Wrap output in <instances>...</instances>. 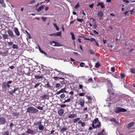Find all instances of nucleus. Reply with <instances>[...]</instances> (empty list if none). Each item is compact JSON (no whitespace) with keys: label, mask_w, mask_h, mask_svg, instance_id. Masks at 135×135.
I'll list each match as a JSON object with an SVG mask.
<instances>
[{"label":"nucleus","mask_w":135,"mask_h":135,"mask_svg":"<svg viewBox=\"0 0 135 135\" xmlns=\"http://www.w3.org/2000/svg\"><path fill=\"white\" fill-rule=\"evenodd\" d=\"M101 126L100 122H99L98 119L97 118L94 119L93 122L92 127L93 128H99Z\"/></svg>","instance_id":"obj_1"},{"label":"nucleus","mask_w":135,"mask_h":135,"mask_svg":"<svg viewBox=\"0 0 135 135\" xmlns=\"http://www.w3.org/2000/svg\"><path fill=\"white\" fill-rule=\"evenodd\" d=\"M27 112L29 113H34L38 112V110L33 107H30L27 109Z\"/></svg>","instance_id":"obj_2"},{"label":"nucleus","mask_w":135,"mask_h":135,"mask_svg":"<svg viewBox=\"0 0 135 135\" xmlns=\"http://www.w3.org/2000/svg\"><path fill=\"white\" fill-rule=\"evenodd\" d=\"M12 82V81L10 80L8 81L7 83L4 82L3 83L2 85V88H9L10 86L9 84H11Z\"/></svg>","instance_id":"obj_3"},{"label":"nucleus","mask_w":135,"mask_h":135,"mask_svg":"<svg viewBox=\"0 0 135 135\" xmlns=\"http://www.w3.org/2000/svg\"><path fill=\"white\" fill-rule=\"evenodd\" d=\"M127 110L123 108H122L120 107H117L115 110V112L116 113H118L121 112H124L126 111Z\"/></svg>","instance_id":"obj_4"},{"label":"nucleus","mask_w":135,"mask_h":135,"mask_svg":"<svg viewBox=\"0 0 135 135\" xmlns=\"http://www.w3.org/2000/svg\"><path fill=\"white\" fill-rule=\"evenodd\" d=\"M84 99L81 98L79 99V101L78 102V104H80L81 107H84Z\"/></svg>","instance_id":"obj_5"},{"label":"nucleus","mask_w":135,"mask_h":135,"mask_svg":"<svg viewBox=\"0 0 135 135\" xmlns=\"http://www.w3.org/2000/svg\"><path fill=\"white\" fill-rule=\"evenodd\" d=\"M66 89L65 87L64 88L62 89L59 91H57L56 93L57 95L59 94H60L62 93H67L68 92L66 91Z\"/></svg>","instance_id":"obj_6"},{"label":"nucleus","mask_w":135,"mask_h":135,"mask_svg":"<svg viewBox=\"0 0 135 135\" xmlns=\"http://www.w3.org/2000/svg\"><path fill=\"white\" fill-rule=\"evenodd\" d=\"M42 73L40 74V76L38 75H35V78L36 79H39L42 78L43 77V74H45L46 73Z\"/></svg>","instance_id":"obj_7"},{"label":"nucleus","mask_w":135,"mask_h":135,"mask_svg":"<svg viewBox=\"0 0 135 135\" xmlns=\"http://www.w3.org/2000/svg\"><path fill=\"white\" fill-rule=\"evenodd\" d=\"M7 32L8 35V36H10L11 37H15V35H14L12 31L11 30H8L7 31Z\"/></svg>","instance_id":"obj_8"},{"label":"nucleus","mask_w":135,"mask_h":135,"mask_svg":"<svg viewBox=\"0 0 135 135\" xmlns=\"http://www.w3.org/2000/svg\"><path fill=\"white\" fill-rule=\"evenodd\" d=\"M57 112L59 115L61 116L64 113V111L63 109H60L58 110Z\"/></svg>","instance_id":"obj_9"},{"label":"nucleus","mask_w":135,"mask_h":135,"mask_svg":"<svg viewBox=\"0 0 135 135\" xmlns=\"http://www.w3.org/2000/svg\"><path fill=\"white\" fill-rule=\"evenodd\" d=\"M77 117L76 114L73 113L70 114L68 115V118L70 119H73L74 118H76Z\"/></svg>","instance_id":"obj_10"},{"label":"nucleus","mask_w":135,"mask_h":135,"mask_svg":"<svg viewBox=\"0 0 135 135\" xmlns=\"http://www.w3.org/2000/svg\"><path fill=\"white\" fill-rule=\"evenodd\" d=\"M26 133L29 134H35V132L32 130H31L30 129H27V131H26Z\"/></svg>","instance_id":"obj_11"},{"label":"nucleus","mask_w":135,"mask_h":135,"mask_svg":"<svg viewBox=\"0 0 135 135\" xmlns=\"http://www.w3.org/2000/svg\"><path fill=\"white\" fill-rule=\"evenodd\" d=\"M6 122L5 119L3 117L0 118V123L1 124H4Z\"/></svg>","instance_id":"obj_12"},{"label":"nucleus","mask_w":135,"mask_h":135,"mask_svg":"<svg viewBox=\"0 0 135 135\" xmlns=\"http://www.w3.org/2000/svg\"><path fill=\"white\" fill-rule=\"evenodd\" d=\"M14 32L16 34L17 36H18L20 35V33L18 30L17 27H15L14 28Z\"/></svg>","instance_id":"obj_13"},{"label":"nucleus","mask_w":135,"mask_h":135,"mask_svg":"<svg viewBox=\"0 0 135 135\" xmlns=\"http://www.w3.org/2000/svg\"><path fill=\"white\" fill-rule=\"evenodd\" d=\"M41 121H38L34 123L33 125L35 126H39L41 124Z\"/></svg>","instance_id":"obj_14"},{"label":"nucleus","mask_w":135,"mask_h":135,"mask_svg":"<svg viewBox=\"0 0 135 135\" xmlns=\"http://www.w3.org/2000/svg\"><path fill=\"white\" fill-rule=\"evenodd\" d=\"M84 40H87L90 41L91 42L94 41V42L95 41V39L94 38H91L90 39L85 38L84 39Z\"/></svg>","instance_id":"obj_15"},{"label":"nucleus","mask_w":135,"mask_h":135,"mask_svg":"<svg viewBox=\"0 0 135 135\" xmlns=\"http://www.w3.org/2000/svg\"><path fill=\"white\" fill-rule=\"evenodd\" d=\"M38 129L40 131H42L44 129V127L42 125V124L40 125L38 127Z\"/></svg>","instance_id":"obj_16"},{"label":"nucleus","mask_w":135,"mask_h":135,"mask_svg":"<svg viewBox=\"0 0 135 135\" xmlns=\"http://www.w3.org/2000/svg\"><path fill=\"white\" fill-rule=\"evenodd\" d=\"M3 37L4 39L6 40L8 39V37L9 36L7 34H2Z\"/></svg>","instance_id":"obj_17"},{"label":"nucleus","mask_w":135,"mask_h":135,"mask_svg":"<svg viewBox=\"0 0 135 135\" xmlns=\"http://www.w3.org/2000/svg\"><path fill=\"white\" fill-rule=\"evenodd\" d=\"M0 3L2 4V6L4 7H6V4L3 0H0Z\"/></svg>","instance_id":"obj_18"},{"label":"nucleus","mask_w":135,"mask_h":135,"mask_svg":"<svg viewBox=\"0 0 135 135\" xmlns=\"http://www.w3.org/2000/svg\"><path fill=\"white\" fill-rule=\"evenodd\" d=\"M44 5L41 6L37 8V11L38 12H40L41 10L42 9L44 8Z\"/></svg>","instance_id":"obj_19"},{"label":"nucleus","mask_w":135,"mask_h":135,"mask_svg":"<svg viewBox=\"0 0 135 135\" xmlns=\"http://www.w3.org/2000/svg\"><path fill=\"white\" fill-rule=\"evenodd\" d=\"M39 46V51H40V52L41 53H42V54H44L46 55H47V53H46L44 51H43L41 49L40 47L39 46Z\"/></svg>","instance_id":"obj_20"},{"label":"nucleus","mask_w":135,"mask_h":135,"mask_svg":"<svg viewBox=\"0 0 135 135\" xmlns=\"http://www.w3.org/2000/svg\"><path fill=\"white\" fill-rule=\"evenodd\" d=\"M98 15L100 17H102L103 16V12L100 11H99L98 13Z\"/></svg>","instance_id":"obj_21"},{"label":"nucleus","mask_w":135,"mask_h":135,"mask_svg":"<svg viewBox=\"0 0 135 135\" xmlns=\"http://www.w3.org/2000/svg\"><path fill=\"white\" fill-rule=\"evenodd\" d=\"M12 115L14 117H18L19 115V113L17 112L13 113H12Z\"/></svg>","instance_id":"obj_22"},{"label":"nucleus","mask_w":135,"mask_h":135,"mask_svg":"<svg viewBox=\"0 0 135 135\" xmlns=\"http://www.w3.org/2000/svg\"><path fill=\"white\" fill-rule=\"evenodd\" d=\"M57 76H56L54 77L53 78L55 80H57V79H63L64 80V78H61V77H57Z\"/></svg>","instance_id":"obj_23"},{"label":"nucleus","mask_w":135,"mask_h":135,"mask_svg":"<svg viewBox=\"0 0 135 135\" xmlns=\"http://www.w3.org/2000/svg\"><path fill=\"white\" fill-rule=\"evenodd\" d=\"M70 35L71 36V38H72V39L73 40H75V37L74 36V34L72 32H71L70 33Z\"/></svg>","instance_id":"obj_24"},{"label":"nucleus","mask_w":135,"mask_h":135,"mask_svg":"<svg viewBox=\"0 0 135 135\" xmlns=\"http://www.w3.org/2000/svg\"><path fill=\"white\" fill-rule=\"evenodd\" d=\"M8 53L7 52H1L0 53V54L3 56H5Z\"/></svg>","instance_id":"obj_25"},{"label":"nucleus","mask_w":135,"mask_h":135,"mask_svg":"<svg viewBox=\"0 0 135 135\" xmlns=\"http://www.w3.org/2000/svg\"><path fill=\"white\" fill-rule=\"evenodd\" d=\"M80 120V118H76L75 119H74L73 122L74 123H75L76 122L78 121H79Z\"/></svg>","instance_id":"obj_26"},{"label":"nucleus","mask_w":135,"mask_h":135,"mask_svg":"<svg viewBox=\"0 0 135 135\" xmlns=\"http://www.w3.org/2000/svg\"><path fill=\"white\" fill-rule=\"evenodd\" d=\"M12 48L13 49H18V46L17 45L13 44L12 46Z\"/></svg>","instance_id":"obj_27"},{"label":"nucleus","mask_w":135,"mask_h":135,"mask_svg":"<svg viewBox=\"0 0 135 135\" xmlns=\"http://www.w3.org/2000/svg\"><path fill=\"white\" fill-rule=\"evenodd\" d=\"M130 71L132 73L135 74V69L134 68H133L131 69Z\"/></svg>","instance_id":"obj_28"},{"label":"nucleus","mask_w":135,"mask_h":135,"mask_svg":"<svg viewBox=\"0 0 135 135\" xmlns=\"http://www.w3.org/2000/svg\"><path fill=\"white\" fill-rule=\"evenodd\" d=\"M134 123L133 122H132L129 123L128 125V127L129 128L132 127V126L133 125Z\"/></svg>","instance_id":"obj_29"},{"label":"nucleus","mask_w":135,"mask_h":135,"mask_svg":"<svg viewBox=\"0 0 135 135\" xmlns=\"http://www.w3.org/2000/svg\"><path fill=\"white\" fill-rule=\"evenodd\" d=\"M104 130V129L103 128L101 132H100L98 133L97 135H101L103 132Z\"/></svg>","instance_id":"obj_30"},{"label":"nucleus","mask_w":135,"mask_h":135,"mask_svg":"<svg viewBox=\"0 0 135 135\" xmlns=\"http://www.w3.org/2000/svg\"><path fill=\"white\" fill-rule=\"evenodd\" d=\"M100 66V64L99 62H98L96 63L95 67L97 68H98Z\"/></svg>","instance_id":"obj_31"},{"label":"nucleus","mask_w":135,"mask_h":135,"mask_svg":"<svg viewBox=\"0 0 135 135\" xmlns=\"http://www.w3.org/2000/svg\"><path fill=\"white\" fill-rule=\"evenodd\" d=\"M85 97H86L89 100H90V101H91L92 98H91V97L89 96H85Z\"/></svg>","instance_id":"obj_32"},{"label":"nucleus","mask_w":135,"mask_h":135,"mask_svg":"<svg viewBox=\"0 0 135 135\" xmlns=\"http://www.w3.org/2000/svg\"><path fill=\"white\" fill-rule=\"evenodd\" d=\"M67 129L66 128L63 127L61 129L60 131L61 132H64V131H65Z\"/></svg>","instance_id":"obj_33"},{"label":"nucleus","mask_w":135,"mask_h":135,"mask_svg":"<svg viewBox=\"0 0 135 135\" xmlns=\"http://www.w3.org/2000/svg\"><path fill=\"white\" fill-rule=\"evenodd\" d=\"M65 96V94H61L60 96V98L61 99H63L64 98Z\"/></svg>","instance_id":"obj_34"},{"label":"nucleus","mask_w":135,"mask_h":135,"mask_svg":"<svg viewBox=\"0 0 135 135\" xmlns=\"http://www.w3.org/2000/svg\"><path fill=\"white\" fill-rule=\"evenodd\" d=\"M71 100L70 98H68L67 100H65L63 102V103H65L67 102H70Z\"/></svg>","instance_id":"obj_35"},{"label":"nucleus","mask_w":135,"mask_h":135,"mask_svg":"<svg viewBox=\"0 0 135 135\" xmlns=\"http://www.w3.org/2000/svg\"><path fill=\"white\" fill-rule=\"evenodd\" d=\"M60 44H59L58 43H57L56 42V44H54V45H53V46H60Z\"/></svg>","instance_id":"obj_36"},{"label":"nucleus","mask_w":135,"mask_h":135,"mask_svg":"<svg viewBox=\"0 0 135 135\" xmlns=\"http://www.w3.org/2000/svg\"><path fill=\"white\" fill-rule=\"evenodd\" d=\"M54 26L56 28V29L57 30V31H59V28L58 26L56 24H54Z\"/></svg>","instance_id":"obj_37"},{"label":"nucleus","mask_w":135,"mask_h":135,"mask_svg":"<svg viewBox=\"0 0 135 135\" xmlns=\"http://www.w3.org/2000/svg\"><path fill=\"white\" fill-rule=\"evenodd\" d=\"M77 20L78 21L80 22H82L84 21V20L83 19L81 18H78Z\"/></svg>","instance_id":"obj_38"},{"label":"nucleus","mask_w":135,"mask_h":135,"mask_svg":"<svg viewBox=\"0 0 135 135\" xmlns=\"http://www.w3.org/2000/svg\"><path fill=\"white\" fill-rule=\"evenodd\" d=\"M9 132L8 131H5L3 133V135H9Z\"/></svg>","instance_id":"obj_39"},{"label":"nucleus","mask_w":135,"mask_h":135,"mask_svg":"<svg viewBox=\"0 0 135 135\" xmlns=\"http://www.w3.org/2000/svg\"><path fill=\"white\" fill-rule=\"evenodd\" d=\"M85 95V93H79V95L80 96L82 97L84 96Z\"/></svg>","instance_id":"obj_40"},{"label":"nucleus","mask_w":135,"mask_h":135,"mask_svg":"<svg viewBox=\"0 0 135 135\" xmlns=\"http://www.w3.org/2000/svg\"><path fill=\"white\" fill-rule=\"evenodd\" d=\"M51 44L52 45V46H53V45H54V44H56V42L54 41H50V42Z\"/></svg>","instance_id":"obj_41"},{"label":"nucleus","mask_w":135,"mask_h":135,"mask_svg":"<svg viewBox=\"0 0 135 135\" xmlns=\"http://www.w3.org/2000/svg\"><path fill=\"white\" fill-rule=\"evenodd\" d=\"M42 19L43 21L45 22L47 18L45 17H42Z\"/></svg>","instance_id":"obj_42"},{"label":"nucleus","mask_w":135,"mask_h":135,"mask_svg":"<svg viewBox=\"0 0 135 135\" xmlns=\"http://www.w3.org/2000/svg\"><path fill=\"white\" fill-rule=\"evenodd\" d=\"M56 36H60L61 35V32H58L56 33Z\"/></svg>","instance_id":"obj_43"},{"label":"nucleus","mask_w":135,"mask_h":135,"mask_svg":"<svg viewBox=\"0 0 135 135\" xmlns=\"http://www.w3.org/2000/svg\"><path fill=\"white\" fill-rule=\"evenodd\" d=\"M89 52L91 54H93L94 53V52L93 51V50L90 49L89 50Z\"/></svg>","instance_id":"obj_44"},{"label":"nucleus","mask_w":135,"mask_h":135,"mask_svg":"<svg viewBox=\"0 0 135 135\" xmlns=\"http://www.w3.org/2000/svg\"><path fill=\"white\" fill-rule=\"evenodd\" d=\"M129 11H127L123 13L125 15H129Z\"/></svg>","instance_id":"obj_45"},{"label":"nucleus","mask_w":135,"mask_h":135,"mask_svg":"<svg viewBox=\"0 0 135 135\" xmlns=\"http://www.w3.org/2000/svg\"><path fill=\"white\" fill-rule=\"evenodd\" d=\"M115 68L114 67H112L111 68V71L113 72H115Z\"/></svg>","instance_id":"obj_46"},{"label":"nucleus","mask_w":135,"mask_h":135,"mask_svg":"<svg viewBox=\"0 0 135 135\" xmlns=\"http://www.w3.org/2000/svg\"><path fill=\"white\" fill-rule=\"evenodd\" d=\"M39 110H43V107H41L40 106H37L36 107Z\"/></svg>","instance_id":"obj_47"},{"label":"nucleus","mask_w":135,"mask_h":135,"mask_svg":"<svg viewBox=\"0 0 135 135\" xmlns=\"http://www.w3.org/2000/svg\"><path fill=\"white\" fill-rule=\"evenodd\" d=\"M120 76L121 77L123 78H124L125 77V75L124 74L122 73L120 74Z\"/></svg>","instance_id":"obj_48"},{"label":"nucleus","mask_w":135,"mask_h":135,"mask_svg":"<svg viewBox=\"0 0 135 135\" xmlns=\"http://www.w3.org/2000/svg\"><path fill=\"white\" fill-rule=\"evenodd\" d=\"M62 81H60V82H61V84H64L66 83V81L65 80V79L64 80L61 79Z\"/></svg>","instance_id":"obj_49"},{"label":"nucleus","mask_w":135,"mask_h":135,"mask_svg":"<svg viewBox=\"0 0 135 135\" xmlns=\"http://www.w3.org/2000/svg\"><path fill=\"white\" fill-rule=\"evenodd\" d=\"M100 6H101V8H104L105 7V6L104 5V3H103L102 2Z\"/></svg>","instance_id":"obj_50"},{"label":"nucleus","mask_w":135,"mask_h":135,"mask_svg":"<svg viewBox=\"0 0 135 135\" xmlns=\"http://www.w3.org/2000/svg\"><path fill=\"white\" fill-rule=\"evenodd\" d=\"M46 86L48 88H52V86H50L49 83H47Z\"/></svg>","instance_id":"obj_51"},{"label":"nucleus","mask_w":135,"mask_h":135,"mask_svg":"<svg viewBox=\"0 0 135 135\" xmlns=\"http://www.w3.org/2000/svg\"><path fill=\"white\" fill-rule=\"evenodd\" d=\"M79 7V3H77L76 4L75 6V8L76 9L77 8H78V7Z\"/></svg>","instance_id":"obj_52"},{"label":"nucleus","mask_w":135,"mask_h":135,"mask_svg":"<svg viewBox=\"0 0 135 135\" xmlns=\"http://www.w3.org/2000/svg\"><path fill=\"white\" fill-rule=\"evenodd\" d=\"M66 105L65 104H62L60 105V107L61 108H64L66 107Z\"/></svg>","instance_id":"obj_53"},{"label":"nucleus","mask_w":135,"mask_h":135,"mask_svg":"<svg viewBox=\"0 0 135 135\" xmlns=\"http://www.w3.org/2000/svg\"><path fill=\"white\" fill-rule=\"evenodd\" d=\"M60 85L59 83H57L56 85V88H58L60 86Z\"/></svg>","instance_id":"obj_54"},{"label":"nucleus","mask_w":135,"mask_h":135,"mask_svg":"<svg viewBox=\"0 0 135 135\" xmlns=\"http://www.w3.org/2000/svg\"><path fill=\"white\" fill-rule=\"evenodd\" d=\"M84 63L83 62H81L80 64V67H84Z\"/></svg>","instance_id":"obj_55"},{"label":"nucleus","mask_w":135,"mask_h":135,"mask_svg":"<svg viewBox=\"0 0 135 135\" xmlns=\"http://www.w3.org/2000/svg\"><path fill=\"white\" fill-rule=\"evenodd\" d=\"M49 36H56V33H53L52 34H50L49 35Z\"/></svg>","instance_id":"obj_56"},{"label":"nucleus","mask_w":135,"mask_h":135,"mask_svg":"<svg viewBox=\"0 0 135 135\" xmlns=\"http://www.w3.org/2000/svg\"><path fill=\"white\" fill-rule=\"evenodd\" d=\"M46 96H47V95L45 94V95H42V96H41V97L42 99H44L46 98Z\"/></svg>","instance_id":"obj_57"},{"label":"nucleus","mask_w":135,"mask_h":135,"mask_svg":"<svg viewBox=\"0 0 135 135\" xmlns=\"http://www.w3.org/2000/svg\"><path fill=\"white\" fill-rule=\"evenodd\" d=\"M40 85V83H37L36 84L35 86H34V87L35 88H37L38 86L39 85Z\"/></svg>","instance_id":"obj_58"},{"label":"nucleus","mask_w":135,"mask_h":135,"mask_svg":"<svg viewBox=\"0 0 135 135\" xmlns=\"http://www.w3.org/2000/svg\"><path fill=\"white\" fill-rule=\"evenodd\" d=\"M88 81L89 82H91L93 81V80L92 78H90L88 79Z\"/></svg>","instance_id":"obj_59"},{"label":"nucleus","mask_w":135,"mask_h":135,"mask_svg":"<svg viewBox=\"0 0 135 135\" xmlns=\"http://www.w3.org/2000/svg\"><path fill=\"white\" fill-rule=\"evenodd\" d=\"M93 31L94 33L96 35H98L99 34L95 30H93Z\"/></svg>","instance_id":"obj_60"},{"label":"nucleus","mask_w":135,"mask_h":135,"mask_svg":"<svg viewBox=\"0 0 135 135\" xmlns=\"http://www.w3.org/2000/svg\"><path fill=\"white\" fill-rule=\"evenodd\" d=\"M110 121H111V122H115V121H116V120H115V119L114 118L110 119Z\"/></svg>","instance_id":"obj_61"},{"label":"nucleus","mask_w":135,"mask_h":135,"mask_svg":"<svg viewBox=\"0 0 135 135\" xmlns=\"http://www.w3.org/2000/svg\"><path fill=\"white\" fill-rule=\"evenodd\" d=\"M8 93H9V94L10 95H13L14 93L13 91H10L8 92Z\"/></svg>","instance_id":"obj_62"},{"label":"nucleus","mask_w":135,"mask_h":135,"mask_svg":"<svg viewBox=\"0 0 135 135\" xmlns=\"http://www.w3.org/2000/svg\"><path fill=\"white\" fill-rule=\"evenodd\" d=\"M18 88H14V89L13 90V91L14 93H15V91H16L17 90H18Z\"/></svg>","instance_id":"obj_63"},{"label":"nucleus","mask_w":135,"mask_h":135,"mask_svg":"<svg viewBox=\"0 0 135 135\" xmlns=\"http://www.w3.org/2000/svg\"><path fill=\"white\" fill-rule=\"evenodd\" d=\"M8 44L9 46H10L12 45L13 43L12 42H8Z\"/></svg>","instance_id":"obj_64"}]
</instances>
